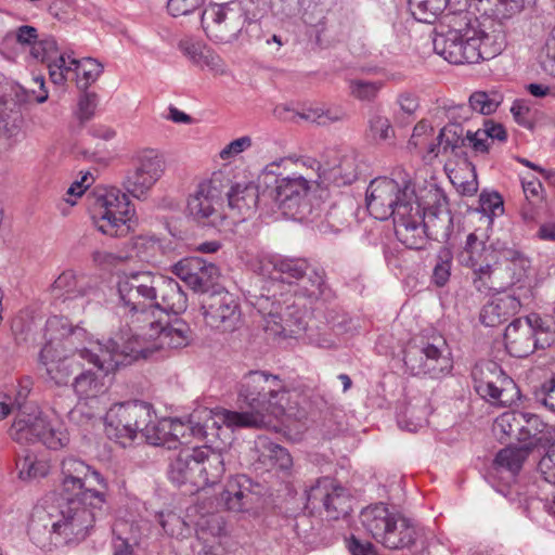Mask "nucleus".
I'll return each mask as SVG.
<instances>
[{
    "label": "nucleus",
    "instance_id": "f257e3e1",
    "mask_svg": "<svg viewBox=\"0 0 555 555\" xmlns=\"http://www.w3.org/2000/svg\"><path fill=\"white\" fill-rule=\"evenodd\" d=\"M116 295V313L127 327L119 340L131 363L190 344L189 324L181 319L169 321V313L180 314L188 308L186 294L176 280L150 271L122 274Z\"/></svg>",
    "mask_w": 555,
    "mask_h": 555
},
{
    "label": "nucleus",
    "instance_id": "f03ea898",
    "mask_svg": "<svg viewBox=\"0 0 555 555\" xmlns=\"http://www.w3.org/2000/svg\"><path fill=\"white\" fill-rule=\"evenodd\" d=\"M89 498L59 494L36 505L28 527L30 540L39 548L73 545L83 541L106 512L105 492H87Z\"/></svg>",
    "mask_w": 555,
    "mask_h": 555
},
{
    "label": "nucleus",
    "instance_id": "7ed1b4c3",
    "mask_svg": "<svg viewBox=\"0 0 555 555\" xmlns=\"http://www.w3.org/2000/svg\"><path fill=\"white\" fill-rule=\"evenodd\" d=\"M287 395L279 376L250 371L243 376L238 386L237 403L242 411L217 409L219 420L229 428H260L268 424V416L279 418L284 414Z\"/></svg>",
    "mask_w": 555,
    "mask_h": 555
},
{
    "label": "nucleus",
    "instance_id": "20e7f679",
    "mask_svg": "<svg viewBox=\"0 0 555 555\" xmlns=\"http://www.w3.org/2000/svg\"><path fill=\"white\" fill-rule=\"evenodd\" d=\"M43 337V347L79 350L80 359L106 374L119 366L131 364L126 348L119 340L120 333L105 341L94 340L85 328L74 326L67 318L52 315L46 322Z\"/></svg>",
    "mask_w": 555,
    "mask_h": 555
},
{
    "label": "nucleus",
    "instance_id": "39448f33",
    "mask_svg": "<svg viewBox=\"0 0 555 555\" xmlns=\"http://www.w3.org/2000/svg\"><path fill=\"white\" fill-rule=\"evenodd\" d=\"M443 191L435 183L425 182L418 186L417 202L412 206H401L393 219L397 238L408 248L422 249L428 238L427 230L442 217L450 222Z\"/></svg>",
    "mask_w": 555,
    "mask_h": 555
},
{
    "label": "nucleus",
    "instance_id": "423d86ee",
    "mask_svg": "<svg viewBox=\"0 0 555 555\" xmlns=\"http://www.w3.org/2000/svg\"><path fill=\"white\" fill-rule=\"evenodd\" d=\"M260 10H249L237 2L212 4L202 14V27L215 43L251 42L260 38Z\"/></svg>",
    "mask_w": 555,
    "mask_h": 555
},
{
    "label": "nucleus",
    "instance_id": "0eeeda50",
    "mask_svg": "<svg viewBox=\"0 0 555 555\" xmlns=\"http://www.w3.org/2000/svg\"><path fill=\"white\" fill-rule=\"evenodd\" d=\"M9 435L18 443L40 441L52 450H59L69 442L68 431L59 415L54 411L44 413L33 402H26L16 412Z\"/></svg>",
    "mask_w": 555,
    "mask_h": 555
},
{
    "label": "nucleus",
    "instance_id": "6e6552de",
    "mask_svg": "<svg viewBox=\"0 0 555 555\" xmlns=\"http://www.w3.org/2000/svg\"><path fill=\"white\" fill-rule=\"evenodd\" d=\"M395 175L397 178H376L366 189V208L375 219H395L401 206H412L417 202L418 188L412 185L410 175L403 170Z\"/></svg>",
    "mask_w": 555,
    "mask_h": 555
},
{
    "label": "nucleus",
    "instance_id": "1a4fd4ad",
    "mask_svg": "<svg viewBox=\"0 0 555 555\" xmlns=\"http://www.w3.org/2000/svg\"><path fill=\"white\" fill-rule=\"evenodd\" d=\"M88 199L93 223L100 232L109 236L128 233L134 209L127 194L116 188H96Z\"/></svg>",
    "mask_w": 555,
    "mask_h": 555
},
{
    "label": "nucleus",
    "instance_id": "9d476101",
    "mask_svg": "<svg viewBox=\"0 0 555 555\" xmlns=\"http://www.w3.org/2000/svg\"><path fill=\"white\" fill-rule=\"evenodd\" d=\"M360 520L365 531L385 547L403 548L415 541L416 530L411 520L390 512L383 503L363 508Z\"/></svg>",
    "mask_w": 555,
    "mask_h": 555
},
{
    "label": "nucleus",
    "instance_id": "9b49d317",
    "mask_svg": "<svg viewBox=\"0 0 555 555\" xmlns=\"http://www.w3.org/2000/svg\"><path fill=\"white\" fill-rule=\"evenodd\" d=\"M403 362L412 375L437 378L452 369L450 351L441 336H417L404 349Z\"/></svg>",
    "mask_w": 555,
    "mask_h": 555
},
{
    "label": "nucleus",
    "instance_id": "f8f14e48",
    "mask_svg": "<svg viewBox=\"0 0 555 555\" xmlns=\"http://www.w3.org/2000/svg\"><path fill=\"white\" fill-rule=\"evenodd\" d=\"M313 182H318L314 171L307 175L294 172L286 177H278L269 196L285 216L314 222L319 215L308 202Z\"/></svg>",
    "mask_w": 555,
    "mask_h": 555
},
{
    "label": "nucleus",
    "instance_id": "ddd939ff",
    "mask_svg": "<svg viewBox=\"0 0 555 555\" xmlns=\"http://www.w3.org/2000/svg\"><path fill=\"white\" fill-rule=\"evenodd\" d=\"M555 343V331L539 314L531 313L512 321L504 333L507 352L525 358L537 349H545Z\"/></svg>",
    "mask_w": 555,
    "mask_h": 555
},
{
    "label": "nucleus",
    "instance_id": "4468645a",
    "mask_svg": "<svg viewBox=\"0 0 555 555\" xmlns=\"http://www.w3.org/2000/svg\"><path fill=\"white\" fill-rule=\"evenodd\" d=\"M151 417L152 406L145 402L135 400L114 404L105 415L106 435L126 447L146 428Z\"/></svg>",
    "mask_w": 555,
    "mask_h": 555
},
{
    "label": "nucleus",
    "instance_id": "2eb2a0df",
    "mask_svg": "<svg viewBox=\"0 0 555 555\" xmlns=\"http://www.w3.org/2000/svg\"><path fill=\"white\" fill-rule=\"evenodd\" d=\"M61 485L59 494L89 498L87 492H105L108 483L100 472L93 469L82 460L75 456H67L61 464Z\"/></svg>",
    "mask_w": 555,
    "mask_h": 555
},
{
    "label": "nucleus",
    "instance_id": "dca6fc26",
    "mask_svg": "<svg viewBox=\"0 0 555 555\" xmlns=\"http://www.w3.org/2000/svg\"><path fill=\"white\" fill-rule=\"evenodd\" d=\"M450 29L438 34L434 39V50L451 64L478 63V53L474 49V29H468L461 18L450 21Z\"/></svg>",
    "mask_w": 555,
    "mask_h": 555
},
{
    "label": "nucleus",
    "instance_id": "f3484780",
    "mask_svg": "<svg viewBox=\"0 0 555 555\" xmlns=\"http://www.w3.org/2000/svg\"><path fill=\"white\" fill-rule=\"evenodd\" d=\"M474 388L485 400L508 405L517 393L514 380L494 362H481L472 371Z\"/></svg>",
    "mask_w": 555,
    "mask_h": 555
},
{
    "label": "nucleus",
    "instance_id": "a211bd4d",
    "mask_svg": "<svg viewBox=\"0 0 555 555\" xmlns=\"http://www.w3.org/2000/svg\"><path fill=\"white\" fill-rule=\"evenodd\" d=\"M300 163L314 171L315 178L320 179L321 183L349 185L358 178V154L352 150L331 152L323 165L313 158H305Z\"/></svg>",
    "mask_w": 555,
    "mask_h": 555
},
{
    "label": "nucleus",
    "instance_id": "6ab92c4d",
    "mask_svg": "<svg viewBox=\"0 0 555 555\" xmlns=\"http://www.w3.org/2000/svg\"><path fill=\"white\" fill-rule=\"evenodd\" d=\"M205 324L220 333H232L242 325V311L235 296L220 289L207 294L202 301Z\"/></svg>",
    "mask_w": 555,
    "mask_h": 555
},
{
    "label": "nucleus",
    "instance_id": "aec40b11",
    "mask_svg": "<svg viewBox=\"0 0 555 555\" xmlns=\"http://www.w3.org/2000/svg\"><path fill=\"white\" fill-rule=\"evenodd\" d=\"M494 427L508 437H515L531 450L545 447L548 442V436L545 433L547 426L535 414L519 411L506 412L495 420Z\"/></svg>",
    "mask_w": 555,
    "mask_h": 555
},
{
    "label": "nucleus",
    "instance_id": "412c9836",
    "mask_svg": "<svg viewBox=\"0 0 555 555\" xmlns=\"http://www.w3.org/2000/svg\"><path fill=\"white\" fill-rule=\"evenodd\" d=\"M164 156L156 150L147 149L134 158L133 169L124 182L127 192L138 199H143L165 172Z\"/></svg>",
    "mask_w": 555,
    "mask_h": 555
},
{
    "label": "nucleus",
    "instance_id": "4be33fe9",
    "mask_svg": "<svg viewBox=\"0 0 555 555\" xmlns=\"http://www.w3.org/2000/svg\"><path fill=\"white\" fill-rule=\"evenodd\" d=\"M222 193V183L217 178L199 182L188 198L189 214L197 221L219 225L223 220L220 211Z\"/></svg>",
    "mask_w": 555,
    "mask_h": 555
},
{
    "label": "nucleus",
    "instance_id": "5701e85b",
    "mask_svg": "<svg viewBox=\"0 0 555 555\" xmlns=\"http://www.w3.org/2000/svg\"><path fill=\"white\" fill-rule=\"evenodd\" d=\"M251 270L272 281L293 284L300 281L310 270L309 263L302 258H286L280 255L260 254L249 262Z\"/></svg>",
    "mask_w": 555,
    "mask_h": 555
},
{
    "label": "nucleus",
    "instance_id": "b1692460",
    "mask_svg": "<svg viewBox=\"0 0 555 555\" xmlns=\"http://www.w3.org/2000/svg\"><path fill=\"white\" fill-rule=\"evenodd\" d=\"M170 435L171 444L188 446L191 437L204 439L210 428H220L223 424L219 420L217 409L198 408L194 410L186 422L171 418Z\"/></svg>",
    "mask_w": 555,
    "mask_h": 555
},
{
    "label": "nucleus",
    "instance_id": "393cba45",
    "mask_svg": "<svg viewBox=\"0 0 555 555\" xmlns=\"http://www.w3.org/2000/svg\"><path fill=\"white\" fill-rule=\"evenodd\" d=\"M462 22L468 29L475 30L473 44L478 55V62L481 60H491L502 52L505 47V35L502 25L493 18L480 22L477 18H469L468 14L460 15Z\"/></svg>",
    "mask_w": 555,
    "mask_h": 555
},
{
    "label": "nucleus",
    "instance_id": "a878e982",
    "mask_svg": "<svg viewBox=\"0 0 555 555\" xmlns=\"http://www.w3.org/2000/svg\"><path fill=\"white\" fill-rule=\"evenodd\" d=\"M308 506L312 509L323 507L327 517L337 519L348 514L349 499L345 489L331 478H321L307 491Z\"/></svg>",
    "mask_w": 555,
    "mask_h": 555
},
{
    "label": "nucleus",
    "instance_id": "bb28decb",
    "mask_svg": "<svg viewBox=\"0 0 555 555\" xmlns=\"http://www.w3.org/2000/svg\"><path fill=\"white\" fill-rule=\"evenodd\" d=\"M78 358L79 350L42 347L39 353V367L44 371L49 382L56 386H65L79 369Z\"/></svg>",
    "mask_w": 555,
    "mask_h": 555
},
{
    "label": "nucleus",
    "instance_id": "cd10ccee",
    "mask_svg": "<svg viewBox=\"0 0 555 555\" xmlns=\"http://www.w3.org/2000/svg\"><path fill=\"white\" fill-rule=\"evenodd\" d=\"M171 271L194 292H205L219 275L217 266L199 257L183 258Z\"/></svg>",
    "mask_w": 555,
    "mask_h": 555
},
{
    "label": "nucleus",
    "instance_id": "c85d7f7f",
    "mask_svg": "<svg viewBox=\"0 0 555 555\" xmlns=\"http://www.w3.org/2000/svg\"><path fill=\"white\" fill-rule=\"evenodd\" d=\"M486 232L475 230L466 237L463 249L459 253V262L469 269L490 266L498 261L496 250L487 245Z\"/></svg>",
    "mask_w": 555,
    "mask_h": 555
},
{
    "label": "nucleus",
    "instance_id": "c756f323",
    "mask_svg": "<svg viewBox=\"0 0 555 555\" xmlns=\"http://www.w3.org/2000/svg\"><path fill=\"white\" fill-rule=\"evenodd\" d=\"M408 3L414 18L422 23H434L446 10L449 13L444 17H451L450 21L468 14L465 11V0H408Z\"/></svg>",
    "mask_w": 555,
    "mask_h": 555
},
{
    "label": "nucleus",
    "instance_id": "7c9ffc66",
    "mask_svg": "<svg viewBox=\"0 0 555 555\" xmlns=\"http://www.w3.org/2000/svg\"><path fill=\"white\" fill-rule=\"evenodd\" d=\"M94 288V281L90 276L66 270L55 279L50 293L56 300H67L88 296Z\"/></svg>",
    "mask_w": 555,
    "mask_h": 555
},
{
    "label": "nucleus",
    "instance_id": "2f4dec72",
    "mask_svg": "<svg viewBox=\"0 0 555 555\" xmlns=\"http://www.w3.org/2000/svg\"><path fill=\"white\" fill-rule=\"evenodd\" d=\"M198 447L184 448L179 451L177 456L170 462L168 476L177 486H191L197 490L198 473Z\"/></svg>",
    "mask_w": 555,
    "mask_h": 555
},
{
    "label": "nucleus",
    "instance_id": "473e14b6",
    "mask_svg": "<svg viewBox=\"0 0 555 555\" xmlns=\"http://www.w3.org/2000/svg\"><path fill=\"white\" fill-rule=\"evenodd\" d=\"M228 208L234 222L244 221L256 210L259 194L253 184H235L227 193Z\"/></svg>",
    "mask_w": 555,
    "mask_h": 555
},
{
    "label": "nucleus",
    "instance_id": "72a5a7b5",
    "mask_svg": "<svg viewBox=\"0 0 555 555\" xmlns=\"http://www.w3.org/2000/svg\"><path fill=\"white\" fill-rule=\"evenodd\" d=\"M197 490L218 483L224 474V460L220 452L198 447Z\"/></svg>",
    "mask_w": 555,
    "mask_h": 555
},
{
    "label": "nucleus",
    "instance_id": "f704fd0d",
    "mask_svg": "<svg viewBox=\"0 0 555 555\" xmlns=\"http://www.w3.org/2000/svg\"><path fill=\"white\" fill-rule=\"evenodd\" d=\"M521 306V300L516 295H503L483 306L480 321L486 326H496L518 313Z\"/></svg>",
    "mask_w": 555,
    "mask_h": 555
},
{
    "label": "nucleus",
    "instance_id": "c9c22d12",
    "mask_svg": "<svg viewBox=\"0 0 555 555\" xmlns=\"http://www.w3.org/2000/svg\"><path fill=\"white\" fill-rule=\"evenodd\" d=\"M33 385V379L25 376L16 385L4 386L0 389V421L8 417L12 411L16 410L18 412L24 406Z\"/></svg>",
    "mask_w": 555,
    "mask_h": 555
},
{
    "label": "nucleus",
    "instance_id": "e433bc0d",
    "mask_svg": "<svg viewBox=\"0 0 555 555\" xmlns=\"http://www.w3.org/2000/svg\"><path fill=\"white\" fill-rule=\"evenodd\" d=\"M256 448L259 453L258 461L267 469L288 470L292 467L293 460L288 451L268 438L259 437Z\"/></svg>",
    "mask_w": 555,
    "mask_h": 555
},
{
    "label": "nucleus",
    "instance_id": "4c0bfd02",
    "mask_svg": "<svg viewBox=\"0 0 555 555\" xmlns=\"http://www.w3.org/2000/svg\"><path fill=\"white\" fill-rule=\"evenodd\" d=\"M255 307L262 314L264 319H267V324H273L276 328H272L276 334L286 335L288 332L293 333L294 331L288 328L289 320L286 318L291 313L287 311L289 307H283V305L278 300H272L269 296L261 295L255 301Z\"/></svg>",
    "mask_w": 555,
    "mask_h": 555
},
{
    "label": "nucleus",
    "instance_id": "58836bf2",
    "mask_svg": "<svg viewBox=\"0 0 555 555\" xmlns=\"http://www.w3.org/2000/svg\"><path fill=\"white\" fill-rule=\"evenodd\" d=\"M502 102V95L498 92L487 93L485 91L474 92L469 96V104L454 105L449 108L451 117L466 115L469 111H475L482 115H490L496 111Z\"/></svg>",
    "mask_w": 555,
    "mask_h": 555
},
{
    "label": "nucleus",
    "instance_id": "ea45409f",
    "mask_svg": "<svg viewBox=\"0 0 555 555\" xmlns=\"http://www.w3.org/2000/svg\"><path fill=\"white\" fill-rule=\"evenodd\" d=\"M472 3L483 15L502 21L520 12L525 5V0H465L464 5Z\"/></svg>",
    "mask_w": 555,
    "mask_h": 555
},
{
    "label": "nucleus",
    "instance_id": "a19ab883",
    "mask_svg": "<svg viewBox=\"0 0 555 555\" xmlns=\"http://www.w3.org/2000/svg\"><path fill=\"white\" fill-rule=\"evenodd\" d=\"M437 140L438 144H429V158H433V155L437 156L441 150L454 152L456 149L466 146V132L460 124L451 122L441 129Z\"/></svg>",
    "mask_w": 555,
    "mask_h": 555
},
{
    "label": "nucleus",
    "instance_id": "79ce46f5",
    "mask_svg": "<svg viewBox=\"0 0 555 555\" xmlns=\"http://www.w3.org/2000/svg\"><path fill=\"white\" fill-rule=\"evenodd\" d=\"M532 451L530 447L525 444L504 448L495 456V468L498 470L505 469L514 477L520 470L525 460Z\"/></svg>",
    "mask_w": 555,
    "mask_h": 555
},
{
    "label": "nucleus",
    "instance_id": "37998d69",
    "mask_svg": "<svg viewBox=\"0 0 555 555\" xmlns=\"http://www.w3.org/2000/svg\"><path fill=\"white\" fill-rule=\"evenodd\" d=\"M16 469L18 478L22 480H31L44 477L50 469L47 461L38 460L34 453L25 452L16 460Z\"/></svg>",
    "mask_w": 555,
    "mask_h": 555
},
{
    "label": "nucleus",
    "instance_id": "c03bdc74",
    "mask_svg": "<svg viewBox=\"0 0 555 555\" xmlns=\"http://www.w3.org/2000/svg\"><path fill=\"white\" fill-rule=\"evenodd\" d=\"M324 287L323 272L312 269L309 270L307 275L299 281L297 288L295 289V295L313 301L323 295Z\"/></svg>",
    "mask_w": 555,
    "mask_h": 555
},
{
    "label": "nucleus",
    "instance_id": "a18cd8bd",
    "mask_svg": "<svg viewBox=\"0 0 555 555\" xmlns=\"http://www.w3.org/2000/svg\"><path fill=\"white\" fill-rule=\"evenodd\" d=\"M73 388L79 398L85 399H94L106 390L105 385L91 371L77 375L74 379Z\"/></svg>",
    "mask_w": 555,
    "mask_h": 555
},
{
    "label": "nucleus",
    "instance_id": "49530a36",
    "mask_svg": "<svg viewBox=\"0 0 555 555\" xmlns=\"http://www.w3.org/2000/svg\"><path fill=\"white\" fill-rule=\"evenodd\" d=\"M302 9L301 18L308 26L320 28L318 31L324 29L326 15L328 12L325 0H299Z\"/></svg>",
    "mask_w": 555,
    "mask_h": 555
},
{
    "label": "nucleus",
    "instance_id": "de8ad7c7",
    "mask_svg": "<svg viewBox=\"0 0 555 555\" xmlns=\"http://www.w3.org/2000/svg\"><path fill=\"white\" fill-rule=\"evenodd\" d=\"M171 418H164L157 423L147 422L146 428H143L142 434L146 441L153 446H165L168 449H176V444H171L170 435Z\"/></svg>",
    "mask_w": 555,
    "mask_h": 555
},
{
    "label": "nucleus",
    "instance_id": "09e8293b",
    "mask_svg": "<svg viewBox=\"0 0 555 555\" xmlns=\"http://www.w3.org/2000/svg\"><path fill=\"white\" fill-rule=\"evenodd\" d=\"M103 72V65L95 59L83 57L77 60L75 70L77 87L81 90H87L94 83Z\"/></svg>",
    "mask_w": 555,
    "mask_h": 555
},
{
    "label": "nucleus",
    "instance_id": "8fccbe9b",
    "mask_svg": "<svg viewBox=\"0 0 555 555\" xmlns=\"http://www.w3.org/2000/svg\"><path fill=\"white\" fill-rule=\"evenodd\" d=\"M50 79L54 85L63 86L69 76H75L77 60L66 52L53 60L48 65Z\"/></svg>",
    "mask_w": 555,
    "mask_h": 555
},
{
    "label": "nucleus",
    "instance_id": "3c124183",
    "mask_svg": "<svg viewBox=\"0 0 555 555\" xmlns=\"http://www.w3.org/2000/svg\"><path fill=\"white\" fill-rule=\"evenodd\" d=\"M493 273V264L473 269V285L475 289L485 295L503 289V285L495 284Z\"/></svg>",
    "mask_w": 555,
    "mask_h": 555
},
{
    "label": "nucleus",
    "instance_id": "603ef678",
    "mask_svg": "<svg viewBox=\"0 0 555 555\" xmlns=\"http://www.w3.org/2000/svg\"><path fill=\"white\" fill-rule=\"evenodd\" d=\"M453 255L452 251L442 247L436 257V264L433 270V282L436 286L442 287L447 284L451 275Z\"/></svg>",
    "mask_w": 555,
    "mask_h": 555
},
{
    "label": "nucleus",
    "instance_id": "864d4df0",
    "mask_svg": "<svg viewBox=\"0 0 555 555\" xmlns=\"http://www.w3.org/2000/svg\"><path fill=\"white\" fill-rule=\"evenodd\" d=\"M64 51H61L56 40L53 37H47L35 42L31 47V55L46 63L47 65L59 57Z\"/></svg>",
    "mask_w": 555,
    "mask_h": 555
},
{
    "label": "nucleus",
    "instance_id": "5fc2aeb1",
    "mask_svg": "<svg viewBox=\"0 0 555 555\" xmlns=\"http://www.w3.org/2000/svg\"><path fill=\"white\" fill-rule=\"evenodd\" d=\"M225 504L230 511L241 512L246 506V499L250 492L248 489H242L240 480L230 481L225 489Z\"/></svg>",
    "mask_w": 555,
    "mask_h": 555
},
{
    "label": "nucleus",
    "instance_id": "6e6d98bb",
    "mask_svg": "<svg viewBox=\"0 0 555 555\" xmlns=\"http://www.w3.org/2000/svg\"><path fill=\"white\" fill-rule=\"evenodd\" d=\"M383 87V81H367L363 79L351 80L349 86L351 94L361 101L374 100Z\"/></svg>",
    "mask_w": 555,
    "mask_h": 555
},
{
    "label": "nucleus",
    "instance_id": "4d7b16f0",
    "mask_svg": "<svg viewBox=\"0 0 555 555\" xmlns=\"http://www.w3.org/2000/svg\"><path fill=\"white\" fill-rule=\"evenodd\" d=\"M99 95L95 92L85 91L78 99L75 116L80 122L89 121L95 114Z\"/></svg>",
    "mask_w": 555,
    "mask_h": 555
},
{
    "label": "nucleus",
    "instance_id": "13d9d810",
    "mask_svg": "<svg viewBox=\"0 0 555 555\" xmlns=\"http://www.w3.org/2000/svg\"><path fill=\"white\" fill-rule=\"evenodd\" d=\"M393 130L387 117L375 114L369 119V135L375 142L389 140Z\"/></svg>",
    "mask_w": 555,
    "mask_h": 555
},
{
    "label": "nucleus",
    "instance_id": "bf43d9fd",
    "mask_svg": "<svg viewBox=\"0 0 555 555\" xmlns=\"http://www.w3.org/2000/svg\"><path fill=\"white\" fill-rule=\"evenodd\" d=\"M158 518L164 531L170 537H175L177 539L183 538L189 531L186 522L179 515L172 512L167 514L160 513Z\"/></svg>",
    "mask_w": 555,
    "mask_h": 555
},
{
    "label": "nucleus",
    "instance_id": "052dcab7",
    "mask_svg": "<svg viewBox=\"0 0 555 555\" xmlns=\"http://www.w3.org/2000/svg\"><path fill=\"white\" fill-rule=\"evenodd\" d=\"M135 256L143 261H151L159 249V243L154 236L139 235L132 240Z\"/></svg>",
    "mask_w": 555,
    "mask_h": 555
},
{
    "label": "nucleus",
    "instance_id": "680f3d73",
    "mask_svg": "<svg viewBox=\"0 0 555 555\" xmlns=\"http://www.w3.org/2000/svg\"><path fill=\"white\" fill-rule=\"evenodd\" d=\"M179 49L194 64H208L207 55L205 54L207 48L202 41L183 39L179 42Z\"/></svg>",
    "mask_w": 555,
    "mask_h": 555
},
{
    "label": "nucleus",
    "instance_id": "e2e57ef3",
    "mask_svg": "<svg viewBox=\"0 0 555 555\" xmlns=\"http://www.w3.org/2000/svg\"><path fill=\"white\" fill-rule=\"evenodd\" d=\"M480 210L492 221L493 216L501 215L503 212V201L498 193H482L479 198Z\"/></svg>",
    "mask_w": 555,
    "mask_h": 555
},
{
    "label": "nucleus",
    "instance_id": "0e129e2a",
    "mask_svg": "<svg viewBox=\"0 0 555 555\" xmlns=\"http://www.w3.org/2000/svg\"><path fill=\"white\" fill-rule=\"evenodd\" d=\"M126 527L125 522H116L113 528L115 534L114 555H132L131 542L137 543L135 537L124 538L121 533Z\"/></svg>",
    "mask_w": 555,
    "mask_h": 555
},
{
    "label": "nucleus",
    "instance_id": "69168bd1",
    "mask_svg": "<svg viewBox=\"0 0 555 555\" xmlns=\"http://www.w3.org/2000/svg\"><path fill=\"white\" fill-rule=\"evenodd\" d=\"M251 146V139L248 135H244L231 141L227 144L219 153V156L223 160H230Z\"/></svg>",
    "mask_w": 555,
    "mask_h": 555
},
{
    "label": "nucleus",
    "instance_id": "338daca9",
    "mask_svg": "<svg viewBox=\"0 0 555 555\" xmlns=\"http://www.w3.org/2000/svg\"><path fill=\"white\" fill-rule=\"evenodd\" d=\"M538 469L548 483L555 485V442L538 464Z\"/></svg>",
    "mask_w": 555,
    "mask_h": 555
},
{
    "label": "nucleus",
    "instance_id": "774afa93",
    "mask_svg": "<svg viewBox=\"0 0 555 555\" xmlns=\"http://www.w3.org/2000/svg\"><path fill=\"white\" fill-rule=\"evenodd\" d=\"M537 399L550 411L555 412V374L542 385Z\"/></svg>",
    "mask_w": 555,
    "mask_h": 555
}]
</instances>
